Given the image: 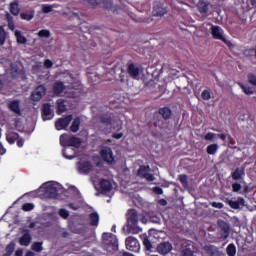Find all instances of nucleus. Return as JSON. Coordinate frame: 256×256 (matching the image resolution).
Returning a JSON list of instances; mask_svg holds the SVG:
<instances>
[{"label": "nucleus", "instance_id": "c03bdc74", "mask_svg": "<svg viewBox=\"0 0 256 256\" xmlns=\"http://www.w3.org/2000/svg\"><path fill=\"white\" fill-rule=\"evenodd\" d=\"M104 9H107L110 11V9H113V0H104L103 2Z\"/></svg>", "mask_w": 256, "mask_h": 256}, {"label": "nucleus", "instance_id": "f3484780", "mask_svg": "<svg viewBox=\"0 0 256 256\" xmlns=\"http://www.w3.org/2000/svg\"><path fill=\"white\" fill-rule=\"evenodd\" d=\"M31 233L29 232L28 229L23 230V235L19 239V244L24 246V247H29L31 245L32 241Z\"/></svg>", "mask_w": 256, "mask_h": 256}, {"label": "nucleus", "instance_id": "79ce46f5", "mask_svg": "<svg viewBox=\"0 0 256 256\" xmlns=\"http://www.w3.org/2000/svg\"><path fill=\"white\" fill-rule=\"evenodd\" d=\"M256 46L245 51V55L248 59H255Z\"/></svg>", "mask_w": 256, "mask_h": 256}, {"label": "nucleus", "instance_id": "4468645a", "mask_svg": "<svg viewBox=\"0 0 256 256\" xmlns=\"http://www.w3.org/2000/svg\"><path fill=\"white\" fill-rule=\"evenodd\" d=\"M168 10L166 7L162 6L161 3H156L153 6L152 15L153 17H163V15H167Z\"/></svg>", "mask_w": 256, "mask_h": 256}, {"label": "nucleus", "instance_id": "f8f14e48", "mask_svg": "<svg viewBox=\"0 0 256 256\" xmlns=\"http://www.w3.org/2000/svg\"><path fill=\"white\" fill-rule=\"evenodd\" d=\"M93 170V164L89 161L79 162L78 163V171L82 175H89Z\"/></svg>", "mask_w": 256, "mask_h": 256}, {"label": "nucleus", "instance_id": "c756f323", "mask_svg": "<svg viewBox=\"0 0 256 256\" xmlns=\"http://www.w3.org/2000/svg\"><path fill=\"white\" fill-rule=\"evenodd\" d=\"M67 111V106L65 105L64 100H58L57 101V114L62 115V113H65Z\"/></svg>", "mask_w": 256, "mask_h": 256}, {"label": "nucleus", "instance_id": "cd10ccee", "mask_svg": "<svg viewBox=\"0 0 256 256\" xmlns=\"http://www.w3.org/2000/svg\"><path fill=\"white\" fill-rule=\"evenodd\" d=\"M17 139H19V133L17 132H10L6 134V140L10 145H13Z\"/></svg>", "mask_w": 256, "mask_h": 256}, {"label": "nucleus", "instance_id": "7c9ffc66", "mask_svg": "<svg viewBox=\"0 0 256 256\" xmlns=\"http://www.w3.org/2000/svg\"><path fill=\"white\" fill-rule=\"evenodd\" d=\"M5 41H7V32L5 31V27L0 26V46L1 47L5 45Z\"/></svg>", "mask_w": 256, "mask_h": 256}, {"label": "nucleus", "instance_id": "2eb2a0df", "mask_svg": "<svg viewBox=\"0 0 256 256\" xmlns=\"http://www.w3.org/2000/svg\"><path fill=\"white\" fill-rule=\"evenodd\" d=\"M55 115L51 113V104L45 103L42 107V119L43 121H51Z\"/></svg>", "mask_w": 256, "mask_h": 256}, {"label": "nucleus", "instance_id": "13d9d810", "mask_svg": "<svg viewBox=\"0 0 256 256\" xmlns=\"http://www.w3.org/2000/svg\"><path fill=\"white\" fill-rule=\"evenodd\" d=\"M13 251H15V247L13 246V244H9V245L6 247V253H9V255H12V254H13Z\"/></svg>", "mask_w": 256, "mask_h": 256}, {"label": "nucleus", "instance_id": "ddd939ff", "mask_svg": "<svg viewBox=\"0 0 256 256\" xmlns=\"http://www.w3.org/2000/svg\"><path fill=\"white\" fill-rule=\"evenodd\" d=\"M139 223V213L135 209L128 210V224L130 227H135Z\"/></svg>", "mask_w": 256, "mask_h": 256}, {"label": "nucleus", "instance_id": "412c9836", "mask_svg": "<svg viewBox=\"0 0 256 256\" xmlns=\"http://www.w3.org/2000/svg\"><path fill=\"white\" fill-rule=\"evenodd\" d=\"M21 102L19 100H12L8 103V109L15 113V115H21Z\"/></svg>", "mask_w": 256, "mask_h": 256}, {"label": "nucleus", "instance_id": "680f3d73", "mask_svg": "<svg viewBox=\"0 0 256 256\" xmlns=\"http://www.w3.org/2000/svg\"><path fill=\"white\" fill-rule=\"evenodd\" d=\"M5 153H7V150L3 147V144L0 143V155H5Z\"/></svg>", "mask_w": 256, "mask_h": 256}, {"label": "nucleus", "instance_id": "c9c22d12", "mask_svg": "<svg viewBox=\"0 0 256 256\" xmlns=\"http://www.w3.org/2000/svg\"><path fill=\"white\" fill-rule=\"evenodd\" d=\"M100 122L103 123V125H112L113 124V117L103 115L100 117Z\"/></svg>", "mask_w": 256, "mask_h": 256}, {"label": "nucleus", "instance_id": "603ef678", "mask_svg": "<svg viewBox=\"0 0 256 256\" xmlns=\"http://www.w3.org/2000/svg\"><path fill=\"white\" fill-rule=\"evenodd\" d=\"M82 1H85L86 3H88V5L92 7V9H95V7L99 5V2L97 0H82Z\"/></svg>", "mask_w": 256, "mask_h": 256}, {"label": "nucleus", "instance_id": "4be33fe9", "mask_svg": "<svg viewBox=\"0 0 256 256\" xmlns=\"http://www.w3.org/2000/svg\"><path fill=\"white\" fill-rule=\"evenodd\" d=\"M233 181H240L245 177V168H236L235 171L231 173Z\"/></svg>", "mask_w": 256, "mask_h": 256}, {"label": "nucleus", "instance_id": "9d476101", "mask_svg": "<svg viewBox=\"0 0 256 256\" xmlns=\"http://www.w3.org/2000/svg\"><path fill=\"white\" fill-rule=\"evenodd\" d=\"M73 121V115H67L64 118H59L55 122V128L57 131H61L62 129H66L69 127L70 123Z\"/></svg>", "mask_w": 256, "mask_h": 256}, {"label": "nucleus", "instance_id": "864d4df0", "mask_svg": "<svg viewBox=\"0 0 256 256\" xmlns=\"http://www.w3.org/2000/svg\"><path fill=\"white\" fill-rule=\"evenodd\" d=\"M183 256H194V251L191 248H185L183 251Z\"/></svg>", "mask_w": 256, "mask_h": 256}, {"label": "nucleus", "instance_id": "bf43d9fd", "mask_svg": "<svg viewBox=\"0 0 256 256\" xmlns=\"http://www.w3.org/2000/svg\"><path fill=\"white\" fill-rule=\"evenodd\" d=\"M17 143V147H23V145H25V139L23 138H19L16 140Z\"/></svg>", "mask_w": 256, "mask_h": 256}, {"label": "nucleus", "instance_id": "3c124183", "mask_svg": "<svg viewBox=\"0 0 256 256\" xmlns=\"http://www.w3.org/2000/svg\"><path fill=\"white\" fill-rule=\"evenodd\" d=\"M211 207H214L215 209H223L225 204L222 202H211Z\"/></svg>", "mask_w": 256, "mask_h": 256}, {"label": "nucleus", "instance_id": "a19ab883", "mask_svg": "<svg viewBox=\"0 0 256 256\" xmlns=\"http://www.w3.org/2000/svg\"><path fill=\"white\" fill-rule=\"evenodd\" d=\"M35 17L34 12H29V13H21L20 18L23 19L24 21H31Z\"/></svg>", "mask_w": 256, "mask_h": 256}, {"label": "nucleus", "instance_id": "6e6d98bb", "mask_svg": "<svg viewBox=\"0 0 256 256\" xmlns=\"http://www.w3.org/2000/svg\"><path fill=\"white\" fill-rule=\"evenodd\" d=\"M215 133H213V132H209V133H207L205 136H204V139L206 140V141H213V139H215Z\"/></svg>", "mask_w": 256, "mask_h": 256}, {"label": "nucleus", "instance_id": "69168bd1", "mask_svg": "<svg viewBox=\"0 0 256 256\" xmlns=\"http://www.w3.org/2000/svg\"><path fill=\"white\" fill-rule=\"evenodd\" d=\"M219 139H221L222 141H225V139H227V134H218Z\"/></svg>", "mask_w": 256, "mask_h": 256}, {"label": "nucleus", "instance_id": "09e8293b", "mask_svg": "<svg viewBox=\"0 0 256 256\" xmlns=\"http://www.w3.org/2000/svg\"><path fill=\"white\" fill-rule=\"evenodd\" d=\"M241 189H242V186L239 182H234L232 184V190L234 193H239L241 191Z\"/></svg>", "mask_w": 256, "mask_h": 256}, {"label": "nucleus", "instance_id": "37998d69", "mask_svg": "<svg viewBox=\"0 0 256 256\" xmlns=\"http://www.w3.org/2000/svg\"><path fill=\"white\" fill-rule=\"evenodd\" d=\"M201 97L204 101H209V99H211V91H209L208 89L203 90Z\"/></svg>", "mask_w": 256, "mask_h": 256}, {"label": "nucleus", "instance_id": "4c0bfd02", "mask_svg": "<svg viewBox=\"0 0 256 256\" xmlns=\"http://www.w3.org/2000/svg\"><path fill=\"white\" fill-rule=\"evenodd\" d=\"M217 149H219V145L210 144V145H208L206 151H207L208 155H215L217 153Z\"/></svg>", "mask_w": 256, "mask_h": 256}, {"label": "nucleus", "instance_id": "393cba45", "mask_svg": "<svg viewBox=\"0 0 256 256\" xmlns=\"http://www.w3.org/2000/svg\"><path fill=\"white\" fill-rule=\"evenodd\" d=\"M91 227H99V213L92 212L88 216Z\"/></svg>", "mask_w": 256, "mask_h": 256}, {"label": "nucleus", "instance_id": "de8ad7c7", "mask_svg": "<svg viewBox=\"0 0 256 256\" xmlns=\"http://www.w3.org/2000/svg\"><path fill=\"white\" fill-rule=\"evenodd\" d=\"M248 82L250 83V85L256 87V75L253 73L248 74Z\"/></svg>", "mask_w": 256, "mask_h": 256}, {"label": "nucleus", "instance_id": "8fccbe9b", "mask_svg": "<svg viewBox=\"0 0 256 256\" xmlns=\"http://www.w3.org/2000/svg\"><path fill=\"white\" fill-rule=\"evenodd\" d=\"M42 11L44 13H51L53 11V6H51L49 4H44V5H42Z\"/></svg>", "mask_w": 256, "mask_h": 256}, {"label": "nucleus", "instance_id": "20e7f679", "mask_svg": "<svg viewBox=\"0 0 256 256\" xmlns=\"http://www.w3.org/2000/svg\"><path fill=\"white\" fill-rule=\"evenodd\" d=\"M211 31V35L213 37V39H217L218 41H222V43H225V45H227V47H233V43L229 40H227V38L223 37V28H221V26H217V25H212L210 28Z\"/></svg>", "mask_w": 256, "mask_h": 256}, {"label": "nucleus", "instance_id": "e2e57ef3", "mask_svg": "<svg viewBox=\"0 0 256 256\" xmlns=\"http://www.w3.org/2000/svg\"><path fill=\"white\" fill-rule=\"evenodd\" d=\"M72 89H81V83L80 82H76L75 85L71 86Z\"/></svg>", "mask_w": 256, "mask_h": 256}, {"label": "nucleus", "instance_id": "bb28decb", "mask_svg": "<svg viewBox=\"0 0 256 256\" xmlns=\"http://www.w3.org/2000/svg\"><path fill=\"white\" fill-rule=\"evenodd\" d=\"M79 127H81V118L76 117L72 121L70 131H72V133H77V131H79Z\"/></svg>", "mask_w": 256, "mask_h": 256}, {"label": "nucleus", "instance_id": "774afa93", "mask_svg": "<svg viewBox=\"0 0 256 256\" xmlns=\"http://www.w3.org/2000/svg\"><path fill=\"white\" fill-rule=\"evenodd\" d=\"M122 256H135V255H133V254H131L129 252H123Z\"/></svg>", "mask_w": 256, "mask_h": 256}, {"label": "nucleus", "instance_id": "4d7b16f0", "mask_svg": "<svg viewBox=\"0 0 256 256\" xmlns=\"http://www.w3.org/2000/svg\"><path fill=\"white\" fill-rule=\"evenodd\" d=\"M44 67H45L46 69H51V67H53V62H52L51 60H49V59H46V60L44 61Z\"/></svg>", "mask_w": 256, "mask_h": 256}, {"label": "nucleus", "instance_id": "58836bf2", "mask_svg": "<svg viewBox=\"0 0 256 256\" xmlns=\"http://www.w3.org/2000/svg\"><path fill=\"white\" fill-rule=\"evenodd\" d=\"M38 37L44 38V39H49L51 37V31L47 29H42L38 32Z\"/></svg>", "mask_w": 256, "mask_h": 256}, {"label": "nucleus", "instance_id": "a211bd4d", "mask_svg": "<svg viewBox=\"0 0 256 256\" xmlns=\"http://www.w3.org/2000/svg\"><path fill=\"white\" fill-rule=\"evenodd\" d=\"M157 251L161 255H168L173 251V245L170 242H162L157 246Z\"/></svg>", "mask_w": 256, "mask_h": 256}, {"label": "nucleus", "instance_id": "dca6fc26", "mask_svg": "<svg viewBox=\"0 0 256 256\" xmlns=\"http://www.w3.org/2000/svg\"><path fill=\"white\" fill-rule=\"evenodd\" d=\"M100 191L103 195L110 193L113 189V184L107 179H101L99 182Z\"/></svg>", "mask_w": 256, "mask_h": 256}, {"label": "nucleus", "instance_id": "a878e982", "mask_svg": "<svg viewBox=\"0 0 256 256\" xmlns=\"http://www.w3.org/2000/svg\"><path fill=\"white\" fill-rule=\"evenodd\" d=\"M197 8L201 15H207V13L209 12V4H207V2L205 1L198 2Z\"/></svg>", "mask_w": 256, "mask_h": 256}, {"label": "nucleus", "instance_id": "39448f33", "mask_svg": "<svg viewBox=\"0 0 256 256\" xmlns=\"http://www.w3.org/2000/svg\"><path fill=\"white\" fill-rule=\"evenodd\" d=\"M218 228L220 229V236L225 241L229 239V235H231V225H229V222L218 219L217 221Z\"/></svg>", "mask_w": 256, "mask_h": 256}, {"label": "nucleus", "instance_id": "338daca9", "mask_svg": "<svg viewBox=\"0 0 256 256\" xmlns=\"http://www.w3.org/2000/svg\"><path fill=\"white\" fill-rule=\"evenodd\" d=\"M159 203H160V205H162L163 207H165V205H167V200L161 199V200L159 201Z\"/></svg>", "mask_w": 256, "mask_h": 256}, {"label": "nucleus", "instance_id": "b1692460", "mask_svg": "<svg viewBox=\"0 0 256 256\" xmlns=\"http://www.w3.org/2000/svg\"><path fill=\"white\" fill-rule=\"evenodd\" d=\"M10 13L17 17L21 13V8H19V1L14 0L13 2L10 3L9 5Z\"/></svg>", "mask_w": 256, "mask_h": 256}, {"label": "nucleus", "instance_id": "2f4dec72", "mask_svg": "<svg viewBox=\"0 0 256 256\" xmlns=\"http://www.w3.org/2000/svg\"><path fill=\"white\" fill-rule=\"evenodd\" d=\"M5 17H6V21L8 23L9 29L11 31H15V22L13 20V16H11V14H9V13H6Z\"/></svg>", "mask_w": 256, "mask_h": 256}, {"label": "nucleus", "instance_id": "473e14b6", "mask_svg": "<svg viewBox=\"0 0 256 256\" xmlns=\"http://www.w3.org/2000/svg\"><path fill=\"white\" fill-rule=\"evenodd\" d=\"M226 253L228 256L237 255V247L235 246V244H229L226 248Z\"/></svg>", "mask_w": 256, "mask_h": 256}, {"label": "nucleus", "instance_id": "5701e85b", "mask_svg": "<svg viewBox=\"0 0 256 256\" xmlns=\"http://www.w3.org/2000/svg\"><path fill=\"white\" fill-rule=\"evenodd\" d=\"M53 93L54 95H61V93H63L65 91V84L61 81H56L53 84Z\"/></svg>", "mask_w": 256, "mask_h": 256}, {"label": "nucleus", "instance_id": "f704fd0d", "mask_svg": "<svg viewBox=\"0 0 256 256\" xmlns=\"http://www.w3.org/2000/svg\"><path fill=\"white\" fill-rule=\"evenodd\" d=\"M178 179L181 185H183L184 187H189V177L187 176V174H180L178 176Z\"/></svg>", "mask_w": 256, "mask_h": 256}, {"label": "nucleus", "instance_id": "72a5a7b5", "mask_svg": "<svg viewBox=\"0 0 256 256\" xmlns=\"http://www.w3.org/2000/svg\"><path fill=\"white\" fill-rule=\"evenodd\" d=\"M238 85L242 89L243 93H245V95H253V93H255V91H253V88H251L249 86H245L241 82H239Z\"/></svg>", "mask_w": 256, "mask_h": 256}, {"label": "nucleus", "instance_id": "c85d7f7f", "mask_svg": "<svg viewBox=\"0 0 256 256\" xmlns=\"http://www.w3.org/2000/svg\"><path fill=\"white\" fill-rule=\"evenodd\" d=\"M15 37H16V41H17V43H19V45H25V43H27V38L25 36H23V34H21V31L16 30Z\"/></svg>", "mask_w": 256, "mask_h": 256}, {"label": "nucleus", "instance_id": "9b49d317", "mask_svg": "<svg viewBox=\"0 0 256 256\" xmlns=\"http://www.w3.org/2000/svg\"><path fill=\"white\" fill-rule=\"evenodd\" d=\"M225 203H227L231 209L239 210L245 207V198L238 196L236 201L226 198Z\"/></svg>", "mask_w": 256, "mask_h": 256}, {"label": "nucleus", "instance_id": "f03ea898", "mask_svg": "<svg viewBox=\"0 0 256 256\" xmlns=\"http://www.w3.org/2000/svg\"><path fill=\"white\" fill-rule=\"evenodd\" d=\"M60 143H65V145H67L68 147L63 150V156L66 159H75V154H74L75 150L69 147H76V148L81 147V138L77 136L67 137V134H63L60 136ZM69 153H73V154L69 155Z\"/></svg>", "mask_w": 256, "mask_h": 256}, {"label": "nucleus", "instance_id": "5fc2aeb1", "mask_svg": "<svg viewBox=\"0 0 256 256\" xmlns=\"http://www.w3.org/2000/svg\"><path fill=\"white\" fill-rule=\"evenodd\" d=\"M153 193H155V195H163V188L159 187V186H155L152 188Z\"/></svg>", "mask_w": 256, "mask_h": 256}, {"label": "nucleus", "instance_id": "1a4fd4ad", "mask_svg": "<svg viewBox=\"0 0 256 256\" xmlns=\"http://www.w3.org/2000/svg\"><path fill=\"white\" fill-rule=\"evenodd\" d=\"M47 94V88L45 87V85H39L34 92H32L31 94V99L34 102H39L40 100L43 99V97H45V95Z\"/></svg>", "mask_w": 256, "mask_h": 256}, {"label": "nucleus", "instance_id": "052dcab7", "mask_svg": "<svg viewBox=\"0 0 256 256\" xmlns=\"http://www.w3.org/2000/svg\"><path fill=\"white\" fill-rule=\"evenodd\" d=\"M113 139H122L123 137V132L120 133H113L112 134Z\"/></svg>", "mask_w": 256, "mask_h": 256}, {"label": "nucleus", "instance_id": "49530a36", "mask_svg": "<svg viewBox=\"0 0 256 256\" xmlns=\"http://www.w3.org/2000/svg\"><path fill=\"white\" fill-rule=\"evenodd\" d=\"M58 215L62 217V219H69V211L66 209L61 208L58 212Z\"/></svg>", "mask_w": 256, "mask_h": 256}, {"label": "nucleus", "instance_id": "ea45409f", "mask_svg": "<svg viewBox=\"0 0 256 256\" xmlns=\"http://www.w3.org/2000/svg\"><path fill=\"white\" fill-rule=\"evenodd\" d=\"M143 245L146 251H150L151 249H153V244L151 243V240H149V237H145L143 239Z\"/></svg>", "mask_w": 256, "mask_h": 256}, {"label": "nucleus", "instance_id": "aec40b11", "mask_svg": "<svg viewBox=\"0 0 256 256\" xmlns=\"http://www.w3.org/2000/svg\"><path fill=\"white\" fill-rule=\"evenodd\" d=\"M45 193L49 199H55L59 195V190L57 189V186L49 184L45 188Z\"/></svg>", "mask_w": 256, "mask_h": 256}, {"label": "nucleus", "instance_id": "0eeeda50", "mask_svg": "<svg viewBox=\"0 0 256 256\" xmlns=\"http://www.w3.org/2000/svg\"><path fill=\"white\" fill-rule=\"evenodd\" d=\"M151 171V167L146 165H141L137 171L138 177L141 179H146V181H155V176L149 173Z\"/></svg>", "mask_w": 256, "mask_h": 256}, {"label": "nucleus", "instance_id": "0e129e2a", "mask_svg": "<svg viewBox=\"0 0 256 256\" xmlns=\"http://www.w3.org/2000/svg\"><path fill=\"white\" fill-rule=\"evenodd\" d=\"M244 193H251V191H253V189H249L248 185H245L243 188Z\"/></svg>", "mask_w": 256, "mask_h": 256}, {"label": "nucleus", "instance_id": "e433bc0d", "mask_svg": "<svg viewBox=\"0 0 256 256\" xmlns=\"http://www.w3.org/2000/svg\"><path fill=\"white\" fill-rule=\"evenodd\" d=\"M31 249L36 253H41V251H43V242H34L31 246Z\"/></svg>", "mask_w": 256, "mask_h": 256}, {"label": "nucleus", "instance_id": "7ed1b4c3", "mask_svg": "<svg viewBox=\"0 0 256 256\" xmlns=\"http://www.w3.org/2000/svg\"><path fill=\"white\" fill-rule=\"evenodd\" d=\"M102 239L105 243L106 251H108V253H117V251H119V240L115 234L104 232Z\"/></svg>", "mask_w": 256, "mask_h": 256}, {"label": "nucleus", "instance_id": "f257e3e1", "mask_svg": "<svg viewBox=\"0 0 256 256\" xmlns=\"http://www.w3.org/2000/svg\"><path fill=\"white\" fill-rule=\"evenodd\" d=\"M173 117V110L171 108L165 106L158 109L153 116L152 123L150 124V130L152 131V135L157 137L160 131L167 129V121Z\"/></svg>", "mask_w": 256, "mask_h": 256}, {"label": "nucleus", "instance_id": "6ab92c4d", "mask_svg": "<svg viewBox=\"0 0 256 256\" xmlns=\"http://www.w3.org/2000/svg\"><path fill=\"white\" fill-rule=\"evenodd\" d=\"M127 73L132 79H137V77H139V73H141V70L135 63H129Z\"/></svg>", "mask_w": 256, "mask_h": 256}, {"label": "nucleus", "instance_id": "a18cd8bd", "mask_svg": "<svg viewBox=\"0 0 256 256\" xmlns=\"http://www.w3.org/2000/svg\"><path fill=\"white\" fill-rule=\"evenodd\" d=\"M35 205L33 203H25L22 205V211H33Z\"/></svg>", "mask_w": 256, "mask_h": 256}, {"label": "nucleus", "instance_id": "6e6552de", "mask_svg": "<svg viewBox=\"0 0 256 256\" xmlns=\"http://www.w3.org/2000/svg\"><path fill=\"white\" fill-rule=\"evenodd\" d=\"M125 246L128 251H132L134 253L139 252V249H141L139 240H137L135 237H132V236H129L128 238H126Z\"/></svg>", "mask_w": 256, "mask_h": 256}, {"label": "nucleus", "instance_id": "423d86ee", "mask_svg": "<svg viewBox=\"0 0 256 256\" xmlns=\"http://www.w3.org/2000/svg\"><path fill=\"white\" fill-rule=\"evenodd\" d=\"M100 157L108 163V165H115V156H113V150L110 147H105L100 150Z\"/></svg>", "mask_w": 256, "mask_h": 256}]
</instances>
